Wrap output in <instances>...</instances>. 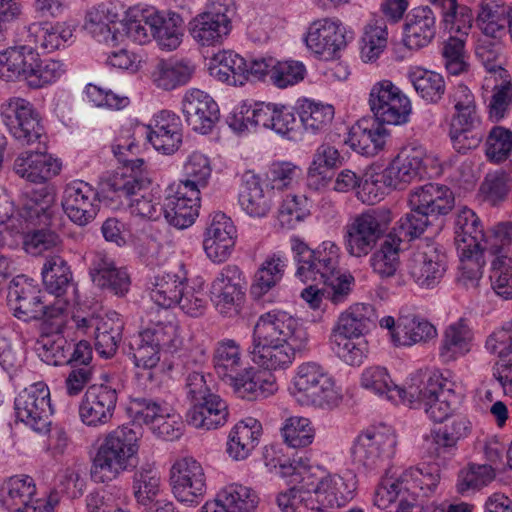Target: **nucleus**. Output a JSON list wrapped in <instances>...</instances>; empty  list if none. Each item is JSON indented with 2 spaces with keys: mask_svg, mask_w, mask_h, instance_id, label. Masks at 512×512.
Segmentation results:
<instances>
[{
  "mask_svg": "<svg viewBox=\"0 0 512 512\" xmlns=\"http://www.w3.org/2000/svg\"><path fill=\"white\" fill-rule=\"evenodd\" d=\"M262 433L261 423L252 417L238 422L230 431L227 453L234 460H244L259 443Z\"/></svg>",
  "mask_w": 512,
  "mask_h": 512,
  "instance_id": "obj_40",
  "label": "nucleus"
},
{
  "mask_svg": "<svg viewBox=\"0 0 512 512\" xmlns=\"http://www.w3.org/2000/svg\"><path fill=\"white\" fill-rule=\"evenodd\" d=\"M310 486L317 512L341 507L353 498L354 488L338 474L324 475L316 484L311 483Z\"/></svg>",
  "mask_w": 512,
  "mask_h": 512,
  "instance_id": "obj_32",
  "label": "nucleus"
},
{
  "mask_svg": "<svg viewBox=\"0 0 512 512\" xmlns=\"http://www.w3.org/2000/svg\"><path fill=\"white\" fill-rule=\"evenodd\" d=\"M436 335V328L427 320L416 316H404L397 321L392 333V342L396 346H411L426 342Z\"/></svg>",
  "mask_w": 512,
  "mask_h": 512,
  "instance_id": "obj_46",
  "label": "nucleus"
},
{
  "mask_svg": "<svg viewBox=\"0 0 512 512\" xmlns=\"http://www.w3.org/2000/svg\"><path fill=\"white\" fill-rule=\"evenodd\" d=\"M119 14L112 4H99L87 12L84 29L98 42L116 46L123 39V34L115 28Z\"/></svg>",
  "mask_w": 512,
  "mask_h": 512,
  "instance_id": "obj_31",
  "label": "nucleus"
},
{
  "mask_svg": "<svg viewBox=\"0 0 512 512\" xmlns=\"http://www.w3.org/2000/svg\"><path fill=\"white\" fill-rule=\"evenodd\" d=\"M433 158L422 146L402 149L395 158L380 172H368L359 192L363 203L374 204L384 195V189H405L410 183L431 177L428 164Z\"/></svg>",
  "mask_w": 512,
  "mask_h": 512,
  "instance_id": "obj_2",
  "label": "nucleus"
},
{
  "mask_svg": "<svg viewBox=\"0 0 512 512\" xmlns=\"http://www.w3.org/2000/svg\"><path fill=\"white\" fill-rule=\"evenodd\" d=\"M55 197L46 188L26 192L20 201L17 221L20 230H33L50 224L54 214Z\"/></svg>",
  "mask_w": 512,
  "mask_h": 512,
  "instance_id": "obj_23",
  "label": "nucleus"
},
{
  "mask_svg": "<svg viewBox=\"0 0 512 512\" xmlns=\"http://www.w3.org/2000/svg\"><path fill=\"white\" fill-rule=\"evenodd\" d=\"M436 375L441 374L438 372L430 374L417 372L412 374L403 387L395 386L393 396H390V401L396 404H407L412 408L422 407L430 396L428 385L433 382Z\"/></svg>",
  "mask_w": 512,
  "mask_h": 512,
  "instance_id": "obj_50",
  "label": "nucleus"
},
{
  "mask_svg": "<svg viewBox=\"0 0 512 512\" xmlns=\"http://www.w3.org/2000/svg\"><path fill=\"white\" fill-rule=\"evenodd\" d=\"M228 416L226 401L219 395L213 394L193 403L186 413V421L194 428L212 430L224 426Z\"/></svg>",
  "mask_w": 512,
  "mask_h": 512,
  "instance_id": "obj_28",
  "label": "nucleus"
},
{
  "mask_svg": "<svg viewBox=\"0 0 512 512\" xmlns=\"http://www.w3.org/2000/svg\"><path fill=\"white\" fill-rule=\"evenodd\" d=\"M439 481L437 473L431 468L409 467L399 473L387 475L377 489L375 495V504L386 509L396 500L399 505L407 504L413 508L420 492L427 495L434 491Z\"/></svg>",
  "mask_w": 512,
  "mask_h": 512,
  "instance_id": "obj_5",
  "label": "nucleus"
},
{
  "mask_svg": "<svg viewBox=\"0 0 512 512\" xmlns=\"http://www.w3.org/2000/svg\"><path fill=\"white\" fill-rule=\"evenodd\" d=\"M215 60L218 65L212 69V73L220 81L229 85H243L247 80L248 65L243 57L232 52H220Z\"/></svg>",
  "mask_w": 512,
  "mask_h": 512,
  "instance_id": "obj_60",
  "label": "nucleus"
},
{
  "mask_svg": "<svg viewBox=\"0 0 512 512\" xmlns=\"http://www.w3.org/2000/svg\"><path fill=\"white\" fill-rule=\"evenodd\" d=\"M474 333L464 318L450 323L443 331L439 357L443 363H451L466 356L471 350Z\"/></svg>",
  "mask_w": 512,
  "mask_h": 512,
  "instance_id": "obj_29",
  "label": "nucleus"
},
{
  "mask_svg": "<svg viewBox=\"0 0 512 512\" xmlns=\"http://www.w3.org/2000/svg\"><path fill=\"white\" fill-rule=\"evenodd\" d=\"M252 338L253 361L269 371L287 369L297 355L309 350V334L303 323L281 310L262 314Z\"/></svg>",
  "mask_w": 512,
  "mask_h": 512,
  "instance_id": "obj_1",
  "label": "nucleus"
},
{
  "mask_svg": "<svg viewBox=\"0 0 512 512\" xmlns=\"http://www.w3.org/2000/svg\"><path fill=\"white\" fill-rule=\"evenodd\" d=\"M194 67L183 61H160L154 72L153 82L163 90H173L189 82Z\"/></svg>",
  "mask_w": 512,
  "mask_h": 512,
  "instance_id": "obj_58",
  "label": "nucleus"
},
{
  "mask_svg": "<svg viewBox=\"0 0 512 512\" xmlns=\"http://www.w3.org/2000/svg\"><path fill=\"white\" fill-rule=\"evenodd\" d=\"M182 112L187 124L195 132L208 134L219 119V109L213 98L199 89L186 92Z\"/></svg>",
  "mask_w": 512,
  "mask_h": 512,
  "instance_id": "obj_24",
  "label": "nucleus"
},
{
  "mask_svg": "<svg viewBox=\"0 0 512 512\" xmlns=\"http://www.w3.org/2000/svg\"><path fill=\"white\" fill-rule=\"evenodd\" d=\"M186 283L187 281L184 277L175 273L155 275L150 279L148 285L149 296L159 307H174Z\"/></svg>",
  "mask_w": 512,
  "mask_h": 512,
  "instance_id": "obj_48",
  "label": "nucleus"
},
{
  "mask_svg": "<svg viewBox=\"0 0 512 512\" xmlns=\"http://www.w3.org/2000/svg\"><path fill=\"white\" fill-rule=\"evenodd\" d=\"M246 284L242 271L236 265H226L211 283L210 295L217 311L225 317L240 311Z\"/></svg>",
  "mask_w": 512,
  "mask_h": 512,
  "instance_id": "obj_13",
  "label": "nucleus"
},
{
  "mask_svg": "<svg viewBox=\"0 0 512 512\" xmlns=\"http://www.w3.org/2000/svg\"><path fill=\"white\" fill-rule=\"evenodd\" d=\"M180 118L173 112L163 110L153 119L150 130H142L148 141L157 151L164 154L174 153L182 142V128Z\"/></svg>",
  "mask_w": 512,
  "mask_h": 512,
  "instance_id": "obj_26",
  "label": "nucleus"
},
{
  "mask_svg": "<svg viewBox=\"0 0 512 512\" xmlns=\"http://www.w3.org/2000/svg\"><path fill=\"white\" fill-rule=\"evenodd\" d=\"M43 293L33 279L18 275L9 284L7 302L13 315L23 321L38 320L43 311Z\"/></svg>",
  "mask_w": 512,
  "mask_h": 512,
  "instance_id": "obj_20",
  "label": "nucleus"
},
{
  "mask_svg": "<svg viewBox=\"0 0 512 512\" xmlns=\"http://www.w3.org/2000/svg\"><path fill=\"white\" fill-rule=\"evenodd\" d=\"M62 207L72 222L85 226L96 217L99 211L98 192L87 182L72 181L65 186Z\"/></svg>",
  "mask_w": 512,
  "mask_h": 512,
  "instance_id": "obj_16",
  "label": "nucleus"
},
{
  "mask_svg": "<svg viewBox=\"0 0 512 512\" xmlns=\"http://www.w3.org/2000/svg\"><path fill=\"white\" fill-rule=\"evenodd\" d=\"M512 8L501 0H482L477 15V25L487 37L498 39L506 33Z\"/></svg>",
  "mask_w": 512,
  "mask_h": 512,
  "instance_id": "obj_44",
  "label": "nucleus"
},
{
  "mask_svg": "<svg viewBox=\"0 0 512 512\" xmlns=\"http://www.w3.org/2000/svg\"><path fill=\"white\" fill-rule=\"evenodd\" d=\"M330 344L334 353L346 364L359 366L368 353V343L359 336L331 332Z\"/></svg>",
  "mask_w": 512,
  "mask_h": 512,
  "instance_id": "obj_56",
  "label": "nucleus"
},
{
  "mask_svg": "<svg viewBox=\"0 0 512 512\" xmlns=\"http://www.w3.org/2000/svg\"><path fill=\"white\" fill-rule=\"evenodd\" d=\"M369 105L375 120L389 125L407 123L412 110L409 98L390 80H382L373 85Z\"/></svg>",
  "mask_w": 512,
  "mask_h": 512,
  "instance_id": "obj_10",
  "label": "nucleus"
},
{
  "mask_svg": "<svg viewBox=\"0 0 512 512\" xmlns=\"http://www.w3.org/2000/svg\"><path fill=\"white\" fill-rule=\"evenodd\" d=\"M401 243L402 237L396 231H390L380 247L372 253L369 264L380 278H391L396 274L400 266Z\"/></svg>",
  "mask_w": 512,
  "mask_h": 512,
  "instance_id": "obj_43",
  "label": "nucleus"
},
{
  "mask_svg": "<svg viewBox=\"0 0 512 512\" xmlns=\"http://www.w3.org/2000/svg\"><path fill=\"white\" fill-rule=\"evenodd\" d=\"M213 366L216 374L232 388L245 373L240 345L232 339L219 341L213 354Z\"/></svg>",
  "mask_w": 512,
  "mask_h": 512,
  "instance_id": "obj_35",
  "label": "nucleus"
},
{
  "mask_svg": "<svg viewBox=\"0 0 512 512\" xmlns=\"http://www.w3.org/2000/svg\"><path fill=\"white\" fill-rule=\"evenodd\" d=\"M60 170L59 160L43 152H23L14 162L16 174L32 183L48 181L58 175Z\"/></svg>",
  "mask_w": 512,
  "mask_h": 512,
  "instance_id": "obj_30",
  "label": "nucleus"
},
{
  "mask_svg": "<svg viewBox=\"0 0 512 512\" xmlns=\"http://www.w3.org/2000/svg\"><path fill=\"white\" fill-rule=\"evenodd\" d=\"M233 388L238 397L248 400L267 398L278 390L276 378L266 372L254 371L253 368L245 370Z\"/></svg>",
  "mask_w": 512,
  "mask_h": 512,
  "instance_id": "obj_47",
  "label": "nucleus"
},
{
  "mask_svg": "<svg viewBox=\"0 0 512 512\" xmlns=\"http://www.w3.org/2000/svg\"><path fill=\"white\" fill-rule=\"evenodd\" d=\"M389 131L378 121L360 120L349 131L346 142L365 156H374L384 149Z\"/></svg>",
  "mask_w": 512,
  "mask_h": 512,
  "instance_id": "obj_34",
  "label": "nucleus"
},
{
  "mask_svg": "<svg viewBox=\"0 0 512 512\" xmlns=\"http://www.w3.org/2000/svg\"><path fill=\"white\" fill-rule=\"evenodd\" d=\"M397 440L394 431L386 425L371 426L359 434L352 447L356 464L366 470L378 469L395 453Z\"/></svg>",
  "mask_w": 512,
  "mask_h": 512,
  "instance_id": "obj_8",
  "label": "nucleus"
},
{
  "mask_svg": "<svg viewBox=\"0 0 512 512\" xmlns=\"http://www.w3.org/2000/svg\"><path fill=\"white\" fill-rule=\"evenodd\" d=\"M272 192L265 189L259 176L247 172L243 175L238 201L243 211L251 217L262 218L272 207Z\"/></svg>",
  "mask_w": 512,
  "mask_h": 512,
  "instance_id": "obj_36",
  "label": "nucleus"
},
{
  "mask_svg": "<svg viewBox=\"0 0 512 512\" xmlns=\"http://www.w3.org/2000/svg\"><path fill=\"white\" fill-rule=\"evenodd\" d=\"M454 384L442 375H436L428 385L430 396L423 404L427 416L435 422H443L455 410L459 403V395L453 388Z\"/></svg>",
  "mask_w": 512,
  "mask_h": 512,
  "instance_id": "obj_33",
  "label": "nucleus"
},
{
  "mask_svg": "<svg viewBox=\"0 0 512 512\" xmlns=\"http://www.w3.org/2000/svg\"><path fill=\"white\" fill-rule=\"evenodd\" d=\"M0 115L10 134L21 144L30 145L43 134L39 114L33 104L21 97H10L0 106Z\"/></svg>",
  "mask_w": 512,
  "mask_h": 512,
  "instance_id": "obj_9",
  "label": "nucleus"
},
{
  "mask_svg": "<svg viewBox=\"0 0 512 512\" xmlns=\"http://www.w3.org/2000/svg\"><path fill=\"white\" fill-rule=\"evenodd\" d=\"M89 275L100 290L124 297L130 290L131 278L125 267H118L114 259L104 251L92 254Z\"/></svg>",
  "mask_w": 512,
  "mask_h": 512,
  "instance_id": "obj_19",
  "label": "nucleus"
},
{
  "mask_svg": "<svg viewBox=\"0 0 512 512\" xmlns=\"http://www.w3.org/2000/svg\"><path fill=\"white\" fill-rule=\"evenodd\" d=\"M485 237L476 213L468 207L459 209L455 220V244L458 253L483 250Z\"/></svg>",
  "mask_w": 512,
  "mask_h": 512,
  "instance_id": "obj_38",
  "label": "nucleus"
},
{
  "mask_svg": "<svg viewBox=\"0 0 512 512\" xmlns=\"http://www.w3.org/2000/svg\"><path fill=\"white\" fill-rule=\"evenodd\" d=\"M42 278L46 289L57 297L63 295L72 285L71 270L60 256H52L45 261Z\"/></svg>",
  "mask_w": 512,
  "mask_h": 512,
  "instance_id": "obj_62",
  "label": "nucleus"
},
{
  "mask_svg": "<svg viewBox=\"0 0 512 512\" xmlns=\"http://www.w3.org/2000/svg\"><path fill=\"white\" fill-rule=\"evenodd\" d=\"M294 396L301 405L333 408L342 395L329 371L318 362L301 363L293 377Z\"/></svg>",
  "mask_w": 512,
  "mask_h": 512,
  "instance_id": "obj_6",
  "label": "nucleus"
},
{
  "mask_svg": "<svg viewBox=\"0 0 512 512\" xmlns=\"http://www.w3.org/2000/svg\"><path fill=\"white\" fill-rule=\"evenodd\" d=\"M408 77L416 92L426 101L437 103L445 93V81L439 73L413 67Z\"/></svg>",
  "mask_w": 512,
  "mask_h": 512,
  "instance_id": "obj_61",
  "label": "nucleus"
},
{
  "mask_svg": "<svg viewBox=\"0 0 512 512\" xmlns=\"http://www.w3.org/2000/svg\"><path fill=\"white\" fill-rule=\"evenodd\" d=\"M236 238L237 230L230 217L223 212L210 215L204 233L203 248L211 261L225 262L232 254Z\"/></svg>",
  "mask_w": 512,
  "mask_h": 512,
  "instance_id": "obj_18",
  "label": "nucleus"
},
{
  "mask_svg": "<svg viewBox=\"0 0 512 512\" xmlns=\"http://www.w3.org/2000/svg\"><path fill=\"white\" fill-rule=\"evenodd\" d=\"M436 35V18L428 6L412 9L404 24V44L409 49H421L431 43Z\"/></svg>",
  "mask_w": 512,
  "mask_h": 512,
  "instance_id": "obj_27",
  "label": "nucleus"
},
{
  "mask_svg": "<svg viewBox=\"0 0 512 512\" xmlns=\"http://www.w3.org/2000/svg\"><path fill=\"white\" fill-rule=\"evenodd\" d=\"M305 43L321 59H333L347 44L345 27L338 19L316 20L308 28Z\"/></svg>",
  "mask_w": 512,
  "mask_h": 512,
  "instance_id": "obj_17",
  "label": "nucleus"
},
{
  "mask_svg": "<svg viewBox=\"0 0 512 512\" xmlns=\"http://www.w3.org/2000/svg\"><path fill=\"white\" fill-rule=\"evenodd\" d=\"M73 36V29L64 22L32 23L27 30V41L46 52L64 46Z\"/></svg>",
  "mask_w": 512,
  "mask_h": 512,
  "instance_id": "obj_41",
  "label": "nucleus"
},
{
  "mask_svg": "<svg viewBox=\"0 0 512 512\" xmlns=\"http://www.w3.org/2000/svg\"><path fill=\"white\" fill-rule=\"evenodd\" d=\"M160 473L154 464H142L133 476V493L137 502L143 506L156 503L160 492Z\"/></svg>",
  "mask_w": 512,
  "mask_h": 512,
  "instance_id": "obj_54",
  "label": "nucleus"
},
{
  "mask_svg": "<svg viewBox=\"0 0 512 512\" xmlns=\"http://www.w3.org/2000/svg\"><path fill=\"white\" fill-rule=\"evenodd\" d=\"M34 63L32 47H9L0 51V79L26 82L29 67Z\"/></svg>",
  "mask_w": 512,
  "mask_h": 512,
  "instance_id": "obj_45",
  "label": "nucleus"
},
{
  "mask_svg": "<svg viewBox=\"0 0 512 512\" xmlns=\"http://www.w3.org/2000/svg\"><path fill=\"white\" fill-rule=\"evenodd\" d=\"M472 432V423L466 415H452L443 427L432 433L433 442L438 450L450 451L456 448L459 441L467 438Z\"/></svg>",
  "mask_w": 512,
  "mask_h": 512,
  "instance_id": "obj_59",
  "label": "nucleus"
},
{
  "mask_svg": "<svg viewBox=\"0 0 512 512\" xmlns=\"http://www.w3.org/2000/svg\"><path fill=\"white\" fill-rule=\"evenodd\" d=\"M117 403V392L107 385L90 386L79 405L81 421L91 427L104 425L113 416Z\"/></svg>",
  "mask_w": 512,
  "mask_h": 512,
  "instance_id": "obj_21",
  "label": "nucleus"
},
{
  "mask_svg": "<svg viewBox=\"0 0 512 512\" xmlns=\"http://www.w3.org/2000/svg\"><path fill=\"white\" fill-rule=\"evenodd\" d=\"M163 207L167 222L178 229H185L198 217L200 191L187 184H172L168 188Z\"/></svg>",
  "mask_w": 512,
  "mask_h": 512,
  "instance_id": "obj_15",
  "label": "nucleus"
},
{
  "mask_svg": "<svg viewBox=\"0 0 512 512\" xmlns=\"http://www.w3.org/2000/svg\"><path fill=\"white\" fill-rule=\"evenodd\" d=\"M408 203L410 208L425 212L429 217L445 215L454 206V196L445 185L427 183L410 191Z\"/></svg>",
  "mask_w": 512,
  "mask_h": 512,
  "instance_id": "obj_25",
  "label": "nucleus"
},
{
  "mask_svg": "<svg viewBox=\"0 0 512 512\" xmlns=\"http://www.w3.org/2000/svg\"><path fill=\"white\" fill-rule=\"evenodd\" d=\"M334 107L309 99H304L298 107L300 122L305 131L317 134L324 131L334 118Z\"/></svg>",
  "mask_w": 512,
  "mask_h": 512,
  "instance_id": "obj_57",
  "label": "nucleus"
},
{
  "mask_svg": "<svg viewBox=\"0 0 512 512\" xmlns=\"http://www.w3.org/2000/svg\"><path fill=\"white\" fill-rule=\"evenodd\" d=\"M170 483L175 498L189 506L198 505L207 490L203 467L192 457H182L173 463Z\"/></svg>",
  "mask_w": 512,
  "mask_h": 512,
  "instance_id": "obj_12",
  "label": "nucleus"
},
{
  "mask_svg": "<svg viewBox=\"0 0 512 512\" xmlns=\"http://www.w3.org/2000/svg\"><path fill=\"white\" fill-rule=\"evenodd\" d=\"M388 30L382 18L371 19L363 29L360 39V57L368 62H375L387 46Z\"/></svg>",
  "mask_w": 512,
  "mask_h": 512,
  "instance_id": "obj_51",
  "label": "nucleus"
},
{
  "mask_svg": "<svg viewBox=\"0 0 512 512\" xmlns=\"http://www.w3.org/2000/svg\"><path fill=\"white\" fill-rule=\"evenodd\" d=\"M307 257L308 261L296 270V276L304 283L320 282L341 270V249L333 241H323Z\"/></svg>",
  "mask_w": 512,
  "mask_h": 512,
  "instance_id": "obj_22",
  "label": "nucleus"
},
{
  "mask_svg": "<svg viewBox=\"0 0 512 512\" xmlns=\"http://www.w3.org/2000/svg\"><path fill=\"white\" fill-rule=\"evenodd\" d=\"M66 73L63 62L54 59L41 60L34 52V63L29 67L26 83L30 88L38 89L58 81Z\"/></svg>",
  "mask_w": 512,
  "mask_h": 512,
  "instance_id": "obj_63",
  "label": "nucleus"
},
{
  "mask_svg": "<svg viewBox=\"0 0 512 512\" xmlns=\"http://www.w3.org/2000/svg\"><path fill=\"white\" fill-rule=\"evenodd\" d=\"M140 428L121 425L109 432L97 449L92 462L91 477L105 483L122 472L134 469L139 451Z\"/></svg>",
  "mask_w": 512,
  "mask_h": 512,
  "instance_id": "obj_3",
  "label": "nucleus"
},
{
  "mask_svg": "<svg viewBox=\"0 0 512 512\" xmlns=\"http://www.w3.org/2000/svg\"><path fill=\"white\" fill-rule=\"evenodd\" d=\"M286 267V257L278 253L267 256L255 274L251 295L255 299L263 297L282 280Z\"/></svg>",
  "mask_w": 512,
  "mask_h": 512,
  "instance_id": "obj_49",
  "label": "nucleus"
},
{
  "mask_svg": "<svg viewBox=\"0 0 512 512\" xmlns=\"http://www.w3.org/2000/svg\"><path fill=\"white\" fill-rule=\"evenodd\" d=\"M391 222V212L384 208L367 209L355 215L345 226L347 253L356 258L367 256L385 238Z\"/></svg>",
  "mask_w": 512,
  "mask_h": 512,
  "instance_id": "obj_7",
  "label": "nucleus"
},
{
  "mask_svg": "<svg viewBox=\"0 0 512 512\" xmlns=\"http://www.w3.org/2000/svg\"><path fill=\"white\" fill-rule=\"evenodd\" d=\"M142 130L122 129L112 145V152L118 162L123 164V168L109 177L107 187L119 196L133 195L144 190L150 183L145 173V162L137 157L140 147L136 135L142 134Z\"/></svg>",
  "mask_w": 512,
  "mask_h": 512,
  "instance_id": "obj_4",
  "label": "nucleus"
},
{
  "mask_svg": "<svg viewBox=\"0 0 512 512\" xmlns=\"http://www.w3.org/2000/svg\"><path fill=\"white\" fill-rule=\"evenodd\" d=\"M148 16L150 33L163 50H175L182 42L183 19L172 11H158L153 8Z\"/></svg>",
  "mask_w": 512,
  "mask_h": 512,
  "instance_id": "obj_37",
  "label": "nucleus"
},
{
  "mask_svg": "<svg viewBox=\"0 0 512 512\" xmlns=\"http://www.w3.org/2000/svg\"><path fill=\"white\" fill-rule=\"evenodd\" d=\"M192 38L202 46L220 44L231 29L203 11L189 23Z\"/></svg>",
  "mask_w": 512,
  "mask_h": 512,
  "instance_id": "obj_53",
  "label": "nucleus"
},
{
  "mask_svg": "<svg viewBox=\"0 0 512 512\" xmlns=\"http://www.w3.org/2000/svg\"><path fill=\"white\" fill-rule=\"evenodd\" d=\"M14 409L18 420L36 432H47L53 414L48 386L36 382L23 389L14 400Z\"/></svg>",
  "mask_w": 512,
  "mask_h": 512,
  "instance_id": "obj_11",
  "label": "nucleus"
},
{
  "mask_svg": "<svg viewBox=\"0 0 512 512\" xmlns=\"http://www.w3.org/2000/svg\"><path fill=\"white\" fill-rule=\"evenodd\" d=\"M377 319L371 304L357 303L341 313L332 331L361 337L376 326Z\"/></svg>",
  "mask_w": 512,
  "mask_h": 512,
  "instance_id": "obj_42",
  "label": "nucleus"
},
{
  "mask_svg": "<svg viewBox=\"0 0 512 512\" xmlns=\"http://www.w3.org/2000/svg\"><path fill=\"white\" fill-rule=\"evenodd\" d=\"M123 322L118 314L112 313L102 317L94 331L95 349L105 358L112 357L122 339Z\"/></svg>",
  "mask_w": 512,
  "mask_h": 512,
  "instance_id": "obj_52",
  "label": "nucleus"
},
{
  "mask_svg": "<svg viewBox=\"0 0 512 512\" xmlns=\"http://www.w3.org/2000/svg\"><path fill=\"white\" fill-rule=\"evenodd\" d=\"M448 100L454 108L451 122H481L475 96L468 86H454L448 94Z\"/></svg>",
  "mask_w": 512,
  "mask_h": 512,
  "instance_id": "obj_64",
  "label": "nucleus"
},
{
  "mask_svg": "<svg viewBox=\"0 0 512 512\" xmlns=\"http://www.w3.org/2000/svg\"><path fill=\"white\" fill-rule=\"evenodd\" d=\"M36 494L34 479L28 475H15L4 482L0 502L10 512H27Z\"/></svg>",
  "mask_w": 512,
  "mask_h": 512,
  "instance_id": "obj_39",
  "label": "nucleus"
},
{
  "mask_svg": "<svg viewBox=\"0 0 512 512\" xmlns=\"http://www.w3.org/2000/svg\"><path fill=\"white\" fill-rule=\"evenodd\" d=\"M446 271V256L434 243H423L413 251L408 272L413 281L424 289L437 286Z\"/></svg>",
  "mask_w": 512,
  "mask_h": 512,
  "instance_id": "obj_14",
  "label": "nucleus"
},
{
  "mask_svg": "<svg viewBox=\"0 0 512 512\" xmlns=\"http://www.w3.org/2000/svg\"><path fill=\"white\" fill-rule=\"evenodd\" d=\"M216 496L228 512H255L259 504L256 491L239 483L224 486Z\"/></svg>",
  "mask_w": 512,
  "mask_h": 512,
  "instance_id": "obj_55",
  "label": "nucleus"
}]
</instances>
